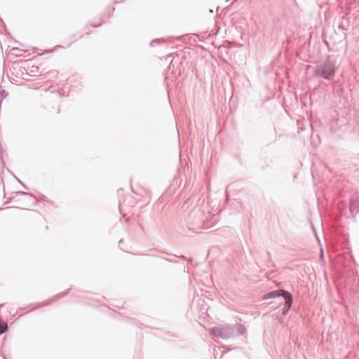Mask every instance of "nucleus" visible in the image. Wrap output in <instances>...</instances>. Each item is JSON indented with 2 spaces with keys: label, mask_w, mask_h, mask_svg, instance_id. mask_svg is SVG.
Instances as JSON below:
<instances>
[{
  "label": "nucleus",
  "mask_w": 359,
  "mask_h": 359,
  "mask_svg": "<svg viewBox=\"0 0 359 359\" xmlns=\"http://www.w3.org/2000/svg\"><path fill=\"white\" fill-rule=\"evenodd\" d=\"M291 294L285 290H272L264 294V299H272L282 297L284 299L288 297Z\"/></svg>",
  "instance_id": "nucleus-4"
},
{
  "label": "nucleus",
  "mask_w": 359,
  "mask_h": 359,
  "mask_svg": "<svg viewBox=\"0 0 359 359\" xmlns=\"http://www.w3.org/2000/svg\"><path fill=\"white\" fill-rule=\"evenodd\" d=\"M100 25H101V23H100V24H98V25H92V27H99Z\"/></svg>",
  "instance_id": "nucleus-15"
},
{
  "label": "nucleus",
  "mask_w": 359,
  "mask_h": 359,
  "mask_svg": "<svg viewBox=\"0 0 359 359\" xmlns=\"http://www.w3.org/2000/svg\"><path fill=\"white\" fill-rule=\"evenodd\" d=\"M284 300H285V303H284V306H283V308L282 309V313L283 315H286L288 311L290 309L292 305L293 297L291 294L288 297L285 299Z\"/></svg>",
  "instance_id": "nucleus-6"
},
{
  "label": "nucleus",
  "mask_w": 359,
  "mask_h": 359,
  "mask_svg": "<svg viewBox=\"0 0 359 359\" xmlns=\"http://www.w3.org/2000/svg\"><path fill=\"white\" fill-rule=\"evenodd\" d=\"M8 325L6 322L1 321L0 320V334H3L8 330Z\"/></svg>",
  "instance_id": "nucleus-10"
},
{
  "label": "nucleus",
  "mask_w": 359,
  "mask_h": 359,
  "mask_svg": "<svg viewBox=\"0 0 359 359\" xmlns=\"http://www.w3.org/2000/svg\"><path fill=\"white\" fill-rule=\"evenodd\" d=\"M67 293V291L64 292V293H61V294H59L53 297V299H50V300H48L47 302H41V303H39V304H29V306H27V307H25L24 309H21L22 310H25V313H28L29 311H33L34 309H36L41 307V306H46V305L50 304L52 302L56 301L59 298H61V297H64Z\"/></svg>",
  "instance_id": "nucleus-3"
},
{
  "label": "nucleus",
  "mask_w": 359,
  "mask_h": 359,
  "mask_svg": "<svg viewBox=\"0 0 359 359\" xmlns=\"http://www.w3.org/2000/svg\"><path fill=\"white\" fill-rule=\"evenodd\" d=\"M160 41H161V39H154L150 42V46L152 47L155 46L156 44H158L160 43Z\"/></svg>",
  "instance_id": "nucleus-12"
},
{
  "label": "nucleus",
  "mask_w": 359,
  "mask_h": 359,
  "mask_svg": "<svg viewBox=\"0 0 359 359\" xmlns=\"http://www.w3.org/2000/svg\"><path fill=\"white\" fill-rule=\"evenodd\" d=\"M321 257H323V252H321Z\"/></svg>",
  "instance_id": "nucleus-17"
},
{
  "label": "nucleus",
  "mask_w": 359,
  "mask_h": 359,
  "mask_svg": "<svg viewBox=\"0 0 359 359\" xmlns=\"http://www.w3.org/2000/svg\"><path fill=\"white\" fill-rule=\"evenodd\" d=\"M124 0H115L114 2L116 4H119V3H121L122 1H123Z\"/></svg>",
  "instance_id": "nucleus-13"
},
{
  "label": "nucleus",
  "mask_w": 359,
  "mask_h": 359,
  "mask_svg": "<svg viewBox=\"0 0 359 359\" xmlns=\"http://www.w3.org/2000/svg\"><path fill=\"white\" fill-rule=\"evenodd\" d=\"M337 68L335 62L327 60L325 62L316 66L313 74L317 77L332 81L334 80Z\"/></svg>",
  "instance_id": "nucleus-1"
},
{
  "label": "nucleus",
  "mask_w": 359,
  "mask_h": 359,
  "mask_svg": "<svg viewBox=\"0 0 359 359\" xmlns=\"http://www.w3.org/2000/svg\"><path fill=\"white\" fill-rule=\"evenodd\" d=\"M351 212H358L359 211V196L352 198L350 200Z\"/></svg>",
  "instance_id": "nucleus-7"
},
{
  "label": "nucleus",
  "mask_w": 359,
  "mask_h": 359,
  "mask_svg": "<svg viewBox=\"0 0 359 359\" xmlns=\"http://www.w3.org/2000/svg\"><path fill=\"white\" fill-rule=\"evenodd\" d=\"M62 48V46H56L55 48Z\"/></svg>",
  "instance_id": "nucleus-16"
},
{
  "label": "nucleus",
  "mask_w": 359,
  "mask_h": 359,
  "mask_svg": "<svg viewBox=\"0 0 359 359\" xmlns=\"http://www.w3.org/2000/svg\"><path fill=\"white\" fill-rule=\"evenodd\" d=\"M14 194L15 196H18V195H23V196H29L30 198H36L32 194H30V193H27V192H25V191H16L14 193Z\"/></svg>",
  "instance_id": "nucleus-11"
},
{
  "label": "nucleus",
  "mask_w": 359,
  "mask_h": 359,
  "mask_svg": "<svg viewBox=\"0 0 359 359\" xmlns=\"http://www.w3.org/2000/svg\"><path fill=\"white\" fill-rule=\"evenodd\" d=\"M189 217L194 224L198 226H202L204 229L207 228L204 224L203 212L198 206H195L193 210L190 211Z\"/></svg>",
  "instance_id": "nucleus-2"
},
{
  "label": "nucleus",
  "mask_w": 359,
  "mask_h": 359,
  "mask_svg": "<svg viewBox=\"0 0 359 359\" xmlns=\"http://www.w3.org/2000/svg\"><path fill=\"white\" fill-rule=\"evenodd\" d=\"M16 179H17V180H18L20 183H21V184L23 185V187H24L25 188L27 189V187L25 184H22V182H21L18 179V178H16Z\"/></svg>",
  "instance_id": "nucleus-14"
},
{
  "label": "nucleus",
  "mask_w": 359,
  "mask_h": 359,
  "mask_svg": "<svg viewBox=\"0 0 359 359\" xmlns=\"http://www.w3.org/2000/svg\"><path fill=\"white\" fill-rule=\"evenodd\" d=\"M222 339H227L235 337V326L225 325L222 326Z\"/></svg>",
  "instance_id": "nucleus-5"
},
{
  "label": "nucleus",
  "mask_w": 359,
  "mask_h": 359,
  "mask_svg": "<svg viewBox=\"0 0 359 359\" xmlns=\"http://www.w3.org/2000/svg\"><path fill=\"white\" fill-rule=\"evenodd\" d=\"M235 326V336L243 335L246 332V328L243 324H236Z\"/></svg>",
  "instance_id": "nucleus-8"
},
{
  "label": "nucleus",
  "mask_w": 359,
  "mask_h": 359,
  "mask_svg": "<svg viewBox=\"0 0 359 359\" xmlns=\"http://www.w3.org/2000/svg\"><path fill=\"white\" fill-rule=\"evenodd\" d=\"M210 333L214 337L222 338V327H213L210 330Z\"/></svg>",
  "instance_id": "nucleus-9"
}]
</instances>
